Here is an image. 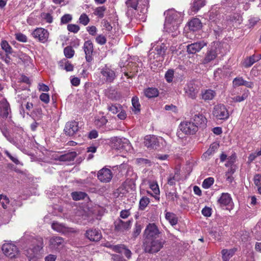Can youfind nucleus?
I'll use <instances>...</instances> for the list:
<instances>
[{"instance_id":"f257e3e1","label":"nucleus","mask_w":261,"mask_h":261,"mask_svg":"<svg viewBox=\"0 0 261 261\" xmlns=\"http://www.w3.org/2000/svg\"><path fill=\"white\" fill-rule=\"evenodd\" d=\"M142 0H127L126 5L128 10L126 14L130 17L135 16L136 12H138L139 15L140 19H144L145 18V14L147 12L148 10V0H144L141 4L140 3Z\"/></svg>"},{"instance_id":"f03ea898","label":"nucleus","mask_w":261,"mask_h":261,"mask_svg":"<svg viewBox=\"0 0 261 261\" xmlns=\"http://www.w3.org/2000/svg\"><path fill=\"white\" fill-rule=\"evenodd\" d=\"M164 14L166 15L165 28L169 32L176 31L182 21L183 14L174 9L166 11Z\"/></svg>"},{"instance_id":"7ed1b4c3","label":"nucleus","mask_w":261,"mask_h":261,"mask_svg":"<svg viewBox=\"0 0 261 261\" xmlns=\"http://www.w3.org/2000/svg\"><path fill=\"white\" fill-rule=\"evenodd\" d=\"M33 246L24 251V254L28 259L35 260L38 258L39 252L43 248V240L40 238L38 239H34Z\"/></svg>"},{"instance_id":"20e7f679","label":"nucleus","mask_w":261,"mask_h":261,"mask_svg":"<svg viewBox=\"0 0 261 261\" xmlns=\"http://www.w3.org/2000/svg\"><path fill=\"white\" fill-rule=\"evenodd\" d=\"M165 241L161 238L144 240L143 246L146 252L155 253L158 252L164 246Z\"/></svg>"},{"instance_id":"39448f33","label":"nucleus","mask_w":261,"mask_h":261,"mask_svg":"<svg viewBox=\"0 0 261 261\" xmlns=\"http://www.w3.org/2000/svg\"><path fill=\"white\" fill-rule=\"evenodd\" d=\"M213 114L217 120H227L229 116L228 111L223 104H218L214 106Z\"/></svg>"},{"instance_id":"423d86ee","label":"nucleus","mask_w":261,"mask_h":261,"mask_svg":"<svg viewBox=\"0 0 261 261\" xmlns=\"http://www.w3.org/2000/svg\"><path fill=\"white\" fill-rule=\"evenodd\" d=\"M160 231L157 226L154 223H149L147 225L144 231L145 240L158 239Z\"/></svg>"},{"instance_id":"0eeeda50","label":"nucleus","mask_w":261,"mask_h":261,"mask_svg":"<svg viewBox=\"0 0 261 261\" xmlns=\"http://www.w3.org/2000/svg\"><path fill=\"white\" fill-rule=\"evenodd\" d=\"M2 249L4 254L10 258H16L19 255L18 248L12 243L4 244Z\"/></svg>"},{"instance_id":"6e6552de","label":"nucleus","mask_w":261,"mask_h":261,"mask_svg":"<svg viewBox=\"0 0 261 261\" xmlns=\"http://www.w3.org/2000/svg\"><path fill=\"white\" fill-rule=\"evenodd\" d=\"M32 37L39 42L45 43L49 38L48 31L42 28H37L32 32Z\"/></svg>"},{"instance_id":"1a4fd4ad","label":"nucleus","mask_w":261,"mask_h":261,"mask_svg":"<svg viewBox=\"0 0 261 261\" xmlns=\"http://www.w3.org/2000/svg\"><path fill=\"white\" fill-rule=\"evenodd\" d=\"M51 228L54 230L64 235H69L71 233H76L77 231L73 228L67 227L64 224L57 222H55L52 223Z\"/></svg>"},{"instance_id":"9d476101","label":"nucleus","mask_w":261,"mask_h":261,"mask_svg":"<svg viewBox=\"0 0 261 261\" xmlns=\"http://www.w3.org/2000/svg\"><path fill=\"white\" fill-rule=\"evenodd\" d=\"M100 74L103 80L108 83L113 82L116 77L115 72L107 66L101 69Z\"/></svg>"},{"instance_id":"9b49d317","label":"nucleus","mask_w":261,"mask_h":261,"mask_svg":"<svg viewBox=\"0 0 261 261\" xmlns=\"http://www.w3.org/2000/svg\"><path fill=\"white\" fill-rule=\"evenodd\" d=\"M132 221V220L123 221L120 219H118L114 222L115 230L120 233L127 231L130 229Z\"/></svg>"},{"instance_id":"f8f14e48","label":"nucleus","mask_w":261,"mask_h":261,"mask_svg":"<svg viewBox=\"0 0 261 261\" xmlns=\"http://www.w3.org/2000/svg\"><path fill=\"white\" fill-rule=\"evenodd\" d=\"M113 173L112 171L107 168H103L100 170L97 173L98 179L102 182H109L112 177Z\"/></svg>"},{"instance_id":"ddd939ff","label":"nucleus","mask_w":261,"mask_h":261,"mask_svg":"<svg viewBox=\"0 0 261 261\" xmlns=\"http://www.w3.org/2000/svg\"><path fill=\"white\" fill-rule=\"evenodd\" d=\"M180 129L187 135L194 134L198 130L196 125H195L193 122L187 121L180 123Z\"/></svg>"},{"instance_id":"4468645a","label":"nucleus","mask_w":261,"mask_h":261,"mask_svg":"<svg viewBox=\"0 0 261 261\" xmlns=\"http://www.w3.org/2000/svg\"><path fill=\"white\" fill-rule=\"evenodd\" d=\"M113 147L116 149L129 150L130 145L128 140L125 138H116L113 141Z\"/></svg>"},{"instance_id":"2eb2a0df","label":"nucleus","mask_w":261,"mask_h":261,"mask_svg":"<svg viewBox=\"0 0 261 261\" xmlns=\"http://www.w3.org/2000/svg\"><path fill=\"white\" fill-rule=\"evenodd\" d=\"M79 129V123L73 120L66 123L64 131L66 135L73 136L78 132Z\"/></svg>"},{"instance_id":"dca6fc26","label":"nucleus","mask_w":261,"mask_h":261,"mask_svg":"<svg viewBox=\"0 0 261 261\" xmlns=\"http://www.w3.org/2000/svg\"><path fill=\"white\" fill-rule=\"evenodd\" d=\"M187 96L192 99H195L199 92L198 87L193 83L188 84L185 88Z\"/></svg>"},{"instance_id":"f3484780","label":"nucleus","mask_w":261,"mask_h":261,"mask_svg":"<svg viewBox=\"0 0 261 261\" xmlns=\"http://www.w3.org/2000/svg\"><path fill=\"white\" fill-rule=\"evenodd\" d=\"M64 245V239L61 237H53L49 241V246L52 249L59 250L63 248Z\"/></svg>"},{"instance_id":"a211bd4d","label":"nucleus","mask_w":261,"mask_h":261,"mask_svg":"<svg viewBox=\"0 0 261 261\" xmlns=\"http://www.w3.org/2000/svg\"><path fill=\"white\" fill-rule=\"evenodd\" d=\"M144 144L148 148L156 149L159 146V140L155 136H146L144 139Z\"/></svg>"},{"instance_id":"6ab92c4d","label":"nucleus","mask_w":261,"mask_h":261,"mask_svg":"<svg viewBox=\"0 0 261 261\" xmlns=\"http://www.w3.org/2000/svg\"><path fill=\"white\" fill-rule=\"evenodd\" d=\"M86 237L91 241L97 242L102 238V234L98 229L92 228L86 231Z\"/></svg>"},{"instance_id":"aec40b11","label":"nucleus","mask_w":261,"mask_h":261,"mask_svg":"<svg viewBox=\"0 0 261 261\" xmlns=\"http://www.w3.org/2000/svg\"><path fill=\"white\" fill-rule=\"evenodd\" d=\"M206 42L204 41H200L192 43L187 46V52L189 54H194L199 52L203 47L206 46Z\"/></svg>"},{"instance_id":"412c9836","label":"nucleus","mask_w":261,"mask_h":261,"mask_svg":"<svg viewBox=\"0 0 261 261\" xmlns=\"http://www.w3.org/2000/svg\"><path fill=\"white\" fill-rule=\"evenodd\" d=\"M84 50L85 54L86 60L87 62H90L92 58V54L93 52V45L90 40L86 41L84 44Z\"/></svg>"},{"instance_id":"4be33fe9","label":"nucleus","mask_w":261,"mask_h":261,"mask_svg":"<svg viewBox=\"0 0 261 261\" xmlns=\"http://www.w3.org/2000/svg\"><path fill=\"white\" fill-rule=\"evenodd\" d=\"M2 133L3 135L6 137V138L7 139L8 141H9L10 143L14 144V145H18V144H23L24 142V140L23 138V136L20 137V138H18L17 137H15V139H14L11 137V136L9 134V132L8 131L7 129L6 128H2L1 129Z\"/></svg>"},{"instance_id":"5701e85b","label":"nucleus","mask_w":261,"mask_h":261,"mask_svg":"<svg viewBox=\"0 0 261 261\" xmlns=\"http://www.w3.org/2000/svg\"><path fill=\"white\" fill-rule=\"evenodd\" d=\"M216 96V91L210 89L202 90L200 93L201 99L205 101L213 100Z\"/></svg>"},{"instance_id":"b1692460","label":"nucleus","mask_w":261,"mask_h":261,"mask_svg":"<svg viewBox=\"0 0 261 261\" xmlns=\"http://www.w3.org/2000/svg\"><path fill=\"white\" fill-rule=\"evenodd\" d=\"M261 59V55H253L249 57L246 58L242 64L244 67L245 68H248L251 67L254 63L258 61Z\"/></svg>"},{"instance_id":"393cba45","label":"nucleus","mask_w":261,"mask_h":261,"mask_svg":"<svg viewBox=\"0 0 261 261\" xmlns=\"http://www.w3.org/2000/svg\"><path fill=\"white\" fill-rule=\"evenodd\" d=\"M217 53L216 49H211L208 50L205 55L204 59L202 60V64H207L211 61L214 60L217 57Z\"/></svg>"},{"instance_id":"a878e982","label":"nucleus","mask_w":261,"mask_h":261,"mask_svg":"<svg viewBox=\"0 0 261 261\" xmlns=\"http://www.w3.org/2000/svg\"><path fill=\"white\" fill-rule=\"evenodd\" d=\"M0 109L2 117L7 118L11 112V109L9 103L6 99H3L0 101Z\"/></svg>"},{"instance_id":"bb28decb","label":"nucleus","mask_w":261,"mask_h":261,"mask_svg":"<svg viewBox=\"0 0 261 261\" xmlns=\"http://www.w3.org/2000/svg\"><path fill=\"white\" fill-rule=\"evenodd\" d=\"M76 155V152L72 151L55 157V159L62 162H70L73 161Z\"/></svg>"},{"instance_id":"cd10ccee","label":"nucleus","mask_w":261,"mask_h":261,"mask_svg":"<svg viewBox=\"0 0 261 261\" xmlns=\"http://www.w3.org/2000/svg\"><path fill=\"white\" fill-rule=\"evenodd\" d=\"M193 119L194 124L196 125L197 128L199 126H204L207 122L206 118L203 115L199 114L195 115Z\"/></svg>"},{"instance_id":"c85d7f7f","label":"nucleus","mask_w":261,"mask_h":261,"mask_svg":"<svg viewBox=\"0 0 261 261\" xmlns=\"http://www.w3.org/2000/svg\"><path fill=\"white\" fill-rule=\"evenodd\" d=\"M218 202L221 206L229 205L231 202V198L228 193H222L218 199Z\"/></svg>"},{"instance_id":"c756f323","label":"nucleus","mask_w":261,"mask_h":261,"mask_svg":"<svg viewBox=\"0 0 261 261\" xmlns=\"http://www.w3.org/2000/svg\"><path fill=\"white\" fill-rule=\"evenodd\" d=\"M189 29L193 31H196L200 29L202 24L198 18H194L189 22Z\"/></svg>"},{"instance_id":"7c9ffc66","label":"nucleus","mask_w":261,"mask_h":261,"mask_svg":"<svg viewBox=\"0 0 261 261\" xmlns=\"http://www.w3.org/2000/svg\"><path fill=\"white\" fill-rule=\"evenodd\" d=\"M205 0H193L191 9L194 12H197L205 5Z\"/></svg>"},{"instance_id":"2f4dec72","label":"nucleus","mask_w":261,"mask_h":261,"mask_svg":"<svg viewBox=\"0 0 261 261\" xmlns=\"http://www.w3.org/2000/svg\"><path fill=\"white\" fill-rule=\"evenodd\" d=\"M219 144L217 142H214L212 143L210 148L207 150V151L203 154V158H206L210 155L213 154L219 148Z\"/></svg>"},{"instance_id":"473e14b6","label":"nucleus","mask_w":261,"mask_h":261,"mask_svg":"<svg viewBox=\"0 0 261 261\" xmlns=\"http://www.w3.org/2000/svg\"><path fill=\"white\" fill-rule=\"evenodd\" d=\"M147 184L154 195L157 196L160 195L159 187L156 181L149 180L147 181Z\"/></svg>"},{"instance_id":"72a5a7b5","label":"nucleus","mask_w":261,"mask_h":261,"mask_svg":"<svg viewBox=\"0 0 261 261\" xmlns=\"http://www.w3.org/2000/svg\"><path fill=\"white\" fill-rule=\"evenodd\" d=\"M132 103L133 106V111H134L135 114H137L140 112L141 105L139 103V98L138 97H133L132 99Z\"/></svg>"},{"instance_id":"f704fd0d","label":"nucleus","mask_w":261,"mask_h":261,"mask_svg":"<svg viewBox=\"0 0 261 261\" xmlns=\"http://www.w3.org/2000/svg\"><path fill=\"white\" fill-rule=\"evenodd\" d=\"M144 93L146 97L152 98L157 96L159 94V92L156 88H149L145 90Z\"/></svg>"},{"instance_id":"c9c22d12","label":"nucleus","mask_w":261,"mask_h":261,"mask_svg":"<svg viewBox=\"0 0 261 261\" xmlns=\"http://www.w3.org/2000/svg\"><path fill=\"white\" fill-rule=\"evenodd\" d=\"M165 218L172 225H175L177 223V218L173 213L167 212L166 214Z\"/></svg>"},{"instance_id":"e433bc0d","label":"nucleus","mask_w":261,"mask_h":261,"mask_svg":"<svg viewBox=\"0 0 261 261\" xmlns=\"http://www.w3.org/2000/svg\"><path fill=\"white\" fill-rule=\"evenodd\" d=\"M71 195L74 200L77 201L84 199L87 194L83 192H73L71 193Z\"/></svg>"},{"instance_id":"4c0bfd02","label":"nucleus","mask_w":261,"mask_h":261,"mask_svg":"<svg viewBox=\"0 0 261 261\" xmlns=\"http://www.w3.org/2000/svg\"><path fill=\"white\" fill-rule=\"evenodd\" d=\"M107 122V119L104 116H98L95 118V124L98 127H101L105 125Z\"/></svg>"},{"instance_id":"58836bf2","label":"nucleus","mask_w":261,"mask_h":261,"mask_svg":"<svg viewBox=\"0 0 261 261\" xmlns=\"http://www.w3.org/2000/svg\"><path fill=\"white\" fill-rule=\"evenodd\" d=\"M179 179V175L177 172L174 174H170L168 178V184L170 186H173L175 185L176 181Z\"/></svg>"},{"instance_id":"ea45409f","label":"nucleus","mask_w":261,"mask_h":261,"mask_svg":"<svg viewBox=\"0 0 261 261\" xmlns=\"http://www.w3.org/2000/svg\"><path fill=\"white\" fill-rule=\"evenodd\" d=\"M9 202V199L7 196L3 194L0 195V204L4 209L8 208Z\"/></svg>"},{"instance_id":"a19ab883","label":"nucleus","mask_w":261,"mask_h":261,"mask_svg":"<svg viewBox=\"0 0 261 261\" xmlns=\"http://www.w3.org/2000/svg\"><path fill=\"white\" fill-rule=\"evenodd\" d=\"M1 46L2 48L7 54H12L13 49L8 42L6 40H3L1 42Z\"/></svg>"},{"instance_id":"79ce46f5","label":"nucleus","mask_w":261,"mask_h":261,"mask_svg":"<svg viewBox=\"0 0 261 261\" xmlns=\"http://www.w3.org/2000/svg\"><path fill=\"white\" fill-rule=\"evenodd\" d=\"M122 107L119 105H113L111 104L108 106V110L109 112H111L112 113L115 114L119 112L120 110L121 109Z\"/></svg>"},{"instance_id":"37998d69","label":"nucleus","mask_w":261,"mask_h":261,"mask_svg":"<svg viewBox=\"0 0 261 261\" xmlns=\"http://www.w3.org/2000/svg\"><path fill=\"white\" fill-rule=\"evenodd\" d=\"M142 228V226L140 223L138 222L136 223L132 233L133 238H136L140 234Z\"/></svg>"},{"instance_id":"c03bdc74","label":"nucleus","mask_w":261,"mask_h":261,"mask_svg":"<svg viewBox=\"0 0 261 261\" xmlns=\"http://www.w3.org/2000/svg\"><path fill=\"white\" fill-rule=\"evenodd\" d=\"M150 202L149 199L145 196L143 197L139 202V208L144 210Z\"/></svg>"},{"instance_id":"a18cd8bd","label":"nucleus","mask_w":261,"mask_h":261,"mask_svg":"<svg viewBox=\"0 0 261 261\" xmlns=\"http://www.w3.org/2000/svg\"><path fill=\"white\" fill-rule=\"evenodd\" d=\"M166 49L167 47L163 43L161 45H158L155 48V50L156 51L157 54L162 57L165 55Z\"/></svg>"},{"instance_id":"49530a36","label":"nucleus","mask_w":261,"mask_h":261,"mask_svg":"<svg viewBox=\"0 0 261 261\" xmlns=\"http://www.w3.org/2000/svg\"><path fill=\"white\" fill-rule=\"evenodd\" d=\"M214 179L213 177H208L206 179H205L203 182L202 186L204 189H208L210 188V187L214 184Z\"/></svg>"},{"instance_id":"de8ad7c7","label":"nucleus","mask_w":261,"mask_h":261,"mask_svg":"<svg viewBox=\"0 0 261 261\" xmlns=\"http://www.w3.org/2000/svg\"><path fill=\"white\" fill-rule=\"evenodd\" d=\"M166 197L168 200L173 202L177 201V199L179 198V196L177 195V193L176 191L173 192H170L167 193Z\"/></svg>"},{"instance_id":"09e8293b","label":"nucleus","mask_w":261,"mask_h":261,"mask_svg":"<svg viewBox=\"0 0 261 261\" xmlns=\"http://www.w3.org/2000/svg\"><path fill=\"white\" fill-rule=\"evenodd\" d=\"M106 10V8L105 6L98 7L95 9L94 14L99 18H102L104 16V13Z\"/></svg>"},{"instance_id":"8fccbe9b","label":"nucleus","mask_w":261,"mask_h":261,"mask_svg":"<svg viewBox=\"0 0 261 261\" xmlns=\"http://www.w3.org/2000/svg\"><path fill=\"white\" fill-rule=\"evenodd\" d=\"M79 21L81 24L84 25H86L89 22L90 19L86 14L83 13L81 15Z\"/></svg>"},{"instance_id":"3c124183","label":"nucleus","mask_w":261,"mask_h":261,"mask_svg":"<svg viewBox=\"0 0 261 261\" xmlns=\"http://www.w3.org/2000/svg\"><path fill=\"white\" fill-rule=\"evenodd\" d=\"M64 53L66 58H71L74 54V50L71 46H67L64 48Z\"/></svg>"},{"instance_id":"603ef678","label":"nucleus","mask_w":261,"mask_h":261,"mask_svg":"<svg viewBox=\"0 0 261 261\" xmlns=\"http://www.w3.org/2000/svg\"><path fill=\"white\" fill-rule=\"evenodd\" d=\"M244 80L242 77H236L232 81V84L234 87H239L243 86L244 82Z\"/></svg>"},{"instance_id":"864d4df0","label":"nucleus","mask_w":261,"mask_h":261,"mask_svg":"<svg viewBox=\"0 0 261 261\" xmlns=\"http://www.w3.org/2000/svg\"><path fill=\"white\" fill-rule=\"evenodd\" d=\"M248 97V94L247 93H245L242 94V95L237 96L232 98L233 101L234 102H241L246 99Z\"/></svg>"},{"instance_id":"5fc2aeb1","label":"nucleus","mask_w":261,"mask_h":261,"mask_svg":"<svg viewBox=\"0 0 261 261\" xmlns=\"http://www.w3.org/2000/svg\"><path fill=\"white\" fill-rule=\"evenodd\" d=\"M42 19L47 23H51L53 22V17L50 14L48 13H43L41 14Z\"/></svg>"},{"instance_id":"6e6d98bb","label":"nucleus","mask_w":261,"mask_h":261,"mask_svg":"<svg viewBox=\"0 0 261 261\" xmlns=\"http://www.w3.org/2000/svg\"><path fill=\"white\" fill-rule=\"evenodd\" d=\"M174 75V71L173 70H168L165 73V77L168 83L172 81Z\"/></svg>"},{"instance_id":"4d7b16f0","label":"nucleus","mask_w":261,"mask_h":261,"mask_svg":"<svg viewBox=\"0 0 261 261\" xmlns=\"http://www.w3.org/2000/svg\"><path fill=\"white\" fill-rule=\"evenodd\" d=\"M72 18L71 15L69 14H65L61 18V23L62 24L67 23L72 20Z\"/></svg>"},{"instance_id":"13d9d810","label":"nucleus","mask_w":261,"mask_h":261,"mask_svg":"<svg viewBox=\"0 0 261 261\" xmlns=\"http://www.w3.org/2000/svg\"><path fill=\"white\" fill-rule=\"evenodd\" d=\"M67 30L71 32L76 33L80 30V27L78 25L74 24H69L67 25Z\"/></svg>"},{"instance_id":"bf43d9fd","label":"nucleus","mask_w":261,"mask_h":261,"mask_svg":"<svg viewBox=\"0 0 261 261\" xmlns=\"http://www.w3.org/2000/svg\"><path fill=\"white\" fill-rule=\"evenodd\" d=\"M96 42L100 45H104L107 42V39L103 35H99L95 39Z\"/></svg>"},{"instance_id":"052dcab7","label":"nucleus","mask_w":261,"mask_h":261,"mask_svg":"<svg viewBox=\"0 0 261 261\" xmlns=\"http://www.w3.org/2000/svg\"><path fill=\"white\" fill-rule=\"evenodd\" d=\"M220 15H219L217 11H212L210 13V20L213 22H217V19H219Z\"/></svg>"},{"instance_id":"680f3d73","label":"nucleus","mask_w":261,"mask_h":261,"mask_svg":"<svg viewBox=\"0 0 261 261\" xmlns=\"http://www.w3.org/2000/svg\"><path fill=\"white\" fill-rule=\"evenodd\" d=\"M15 38L18 41L22 42H26L27 41V36L20 33L16 34Z\"/></svg>"},{"instance_id":"e2e57ef3","label":"nucleus","mask_w":261,"mask_h":261,"mask_svg":"<svg viewBox=\"0 0 261 261\" xmlns=\"http://www.w3.org/2000/svg\"><path fill=\"white\" fill-rule=\"evenodd\" d=\"M124 247H125V246L122 244H119V245H113L112 249L116 252L122 253Z\"/></svg>"},{"instance_id":"0e129e2a","label":"nucleus","mask_w":261,"mask_h":261,"mask_svg":"<svg viewBox=\"0 0 261 261\" xmlns=\"http://www.w3.org/2000/svg\"><path fill=\"white\" fill-rule=\"evenodd\" d=\"M137 163L139 165H150V162L149 160L143 159V158H138L136 160Z\"/></svg>"},{"instance_id":"69168bd1","label":"nucleus","mask_w":261,"mask_h":261,"mask_svg":"<svg viewBox=\"0 0 261 261\" xmlns=\"http://www.w3.org/2000/svg\"><path fill=\"white\" fill-rule=\"evenodd\" d=\"M101 24L103 28L108 31H111L112 30V27L110 22L106 19H103L101 21Z\"/></svg>"},{"instance_id":"338daca9","label":"nucleus","mask_w":261,"mask_h":261,"mask_svg":"<svg viewBox=\"0 0 261 261\" xmlns=\"http://www.w3.org/2000/svg\"><path fill=\"white\" fill-rule=\"evenodd\" d=\"M40 99L45 103L49 102V96L48 94L43 93L40 95Z\"/></svg>"},{"instance_id":"774afa93","label":"nucleus","mask_w":261,"mask_h":261,"mask_svg":"<svg viewBox=\"0 0 261 261\" xmlns=\"http://www.w3.org/2000/svg\"><path fill=\"white\" fill-rule=\"evenodd\" d=\"M202 214L205 217H210L212 215V209L205 206L201 211Z\"/></svg>"}]
</instances>
